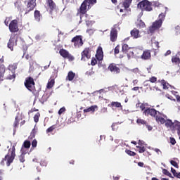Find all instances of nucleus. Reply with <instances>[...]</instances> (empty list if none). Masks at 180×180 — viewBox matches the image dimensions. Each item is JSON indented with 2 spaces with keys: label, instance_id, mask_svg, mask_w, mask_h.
Returning <instances> with one entry per match:
<instances>
[{
  "label": "nucleus",
  "instance_id": "obj_1",
  "mask_svg": "<svg viewBox=\"0 0 180 180\" xmlns=\"http://www.w3.org/2000/svg\"><path fill=\"white\" fill-rule=\"evenodd\" d=\"M16 145H13L11 148L8 149V153L6 155L5 158L1 160V164L4 165V162H6L7 167H9L12 162H13V160L16 157V149L15 148Z\"/></svg>",
  "mask_w": 180,
  "mask_h": 180
},
{
  "label": "nucleus",
  "instance_id": "obj_2",
  "mask_svg": "<svg viewBox=\"0 0 180 180\" xmlns=\"http://www.w3.org/2000/svg\"><path fill=\"white\" fill-rule=\"evenodd\" d=\"M88 6V9H89V6L88 5V4L86 3V1H85V0L82 2V4H81L79 10L77 11V16H79L80 18V20L79 22V23H82V22H84V20H82L83 18H88L89 15L86 14V12H88V9H86Z\"/></svg>",
  "mask_w": 180,
  "mask_h": 180
},
{
  "label": "nucleus",
  "instance_id": "obj_3",
  "mask_svg": "<svg viewBox=\"0 0 180 180\" xmlns=\"http://www.w3.org/2000/svg\"><path fill=\"white\" fill-rule=\"evenodd\" d=\"M167 129H169L172 131H175L177 130L178 136H180V122L178 121L172 122L170 119H166L165 122L164 123Z\"/></svg>",
  "mask_w": 180,
  "mask_h": 180
},
{
  "label": "nucleus",
  "instance_id": "obj_4",
  "mask_svg": "<svg viewBox=\"0 0 180 180\" xmlns=\"http://www.w3.org/2000/svg\"><path fill=\"white\" fill-rule=\"evenodd\" d=\"M24 84L25 88H27L30 92L34 94V91H36V83L34 82V79H33V77H27L25 80Z\"/></svg>",
  "mask_w": 180,
  "mask_h": 180
},
{
  "label": "nucleus",
  "instance_id": "obj_5",
  "mask_svg": "<svg viewBox=\"0 0 180 180\" xmlns=\"http://www.w3.org/2000/svg\"><path fill=\"white\" fill-rule=\"evenodd\" d=\"M138 8L141 9V11L151 12L153 11V3L148 1V0H143L138 4Z\"/></svg>",
  "mask_w": 180,
  "mask_h": 180
},
{
  "label": "nucleus",
  "instance_id": "obj_6",
  "mask_svg": "<svg viewBox=\"0 0 180 180\" xmlns=\"http://www.w3.org/2000/svg\"><path fill=\"white\" fill-rule=\"evenodd\" d=\"M18 39H19V34H13L11 35L8 42V47L11 51H13V47L18 46Z\"/></svg>",
  "mask_w": 180,
  "mask_h": 180
},
{
  "label": "nucleus",
  "instance_id": "obj_7",
  "mask_svg": "<svg viewBox=\"0 0 180 180\" xmlns=\"http://www.w3.org/2000/svg\"><path fill=\"white\" fill-rule=\"evenodd\" d=\"M25 4H27L25 15H27V13L32 12V11H34V8H36L37 5L36 0H27L25 1Z\"/></svg>",
  "mask_w": 180,
  "mask_h": 180
},
{
  "label": "nucleus",
  "instance_id": "obj_8",
  "mask_svg": "<svg viewBox=\"0 0 180 180\" xmlns=\"http://www.w3.org/2000/svg\"><path fill=\"white\" fill-rule=\"evenodd\" d=\"M19 22L18 20H13L11 21L8 29L11 33H18L19 32Z\"/></svg>",
  "mask_w": 180,
  "mask_h": 180
},
{
  "label": "nucleus",
  "instance_id": "obj_9",
  "mask_svg": "<svg viewBox=\"0 0 180 180\" xmlns=\"http://www.w3.org/2000/svg\"><path fill=\"white\" fill-rule=\"evenodd\" d=\"M161 26H162V22H161V21H159L158 20H155L149 27L150 33H155V31L159 30Z\"/></svg>",
  "mask_w": 180,
  "mask_h": 180
},
{
  "label": "nucleus",
  "instance_id": "obj_10",
  "mask_svg": "<svg viewBox=\"0 0 180 180\" xmlns=\"http://www.w3.org/2000/svg\"><path fill=\"white\" fill-rule=\"evenodd\" d=\"M59 54L61 56V57H63V58H68V60H69L70 61H74V60H75V58H74L72 55H71L70 52H68V51L64 49H60Z\"/></svg>",
  "mask_w": 180,
  "mask_h": 180
},
{
  "label": "nucleus",
  "instance_id": "obj_11",
  "mask_svg": "<svg viewBox=\"0 0 180 180\" xmlns=\"http://www.w3.org/2000/svg\"><path fill=\"white\" fill-rule=\"evenodd\" d=\"M72 43H74L75 47H81L84 45V41H82V36L77 35L73 37L71 40Z\"/></svg>",
  "mask_w": 180,
  "mask_h": 180
},
{
  "label": "nucleus",
  "instance_id": "obj_12",
  "mask_svg": "<svg viewBox=\"0 0 180 180\" xmlns=\"http://www.w3.org/2000/svg\"><path fill=\"white\" fill-rule=\"evenodd\" d=\"M167 119L168 117L167 115L160 112H158V115L155 117L157 123H160V124H164Z\"/></svg>",
  "mask_w": 180,
  "mask_h": 180
},
{
  "label": "nucleus",
  "instance_id": "obj_13",
  "mask_svg": "<svg viewBox=\"0 0 180 180\" xmlns=\"http://www.w3.org/2000/svg\"><path fill=\"white\" fill-rule=\"evenodd\" d=\"M158 112L160 111H158L154 108H148L143 111V114H145V116H152V117H156V116L158 115Z\"/></svg>",
  "mask_w": 180,
  "mask_h": 180
},
{
  "label": "nucleus",
  "instance_id": "obj_14",
  "mask_svg": "<svg viewBox=\"0 0 180 180\" xmlns=\"http://www.w3.org/2000/svg\"><path fill=\"white\" fill-rule=\"evenodd\" d=\"M91 58V49L85 48L84 50L82 52V61H86Z\"/></svg>",
  "mask_w": 180,
  "mask_h": 180
},
{
  "label": "nucleus",
  "instance_id": "obj_15",
  "mask_svg": "<svg viewBox=\"0 0 180 180\" xmlns=\"http://www.w3.org/2000/svg\"><path fill=\"white\" fill-rule=\"evenodd\" d=\"M110 40L112 43H115L117 40V30L112 28L110 32Z\"/></svg>",
  "mask_w": 180,
  "mask_h": 180
},
{
  "label": "nucleus",
  "instance_id": "obj_16",
  "mask_svg": "<svg viewBox=\"0 0 180 180\" xmlns=\"http://www.w3.org/2000/svg\"><path fill=\"white\" fill-rule=\"evenodd\" d=\"M162 9H164L165 11L159 14L158 20L163 23L165 20V17L167 16V12H168V8L167 7L162 6Z\"/></svg>",
  "mask_w": 180,
  "mask_h": 180
},
{
  "label": "nucleus",
  "instance_id": "obj_17",
  "mask_svg": "<svg viewBox=\"0 0 180 180\" xmlns=\"http://www.w3.org/2000/svg\"><path fill=\"white\" fill-rule=\"evenodd\" d=\"M46 5L48 8H49V11L51 13L57 8V5L53 0H46Z\"/></svg>",
  "mask_w": 180,
  "mask_h": 180
},
{
  "label": "nucleus",
  "instance_id": "obj_18",
  "mask_svg": "<svg viewBox=\"0 0 180 180\" xmlns=\"http://www.w3.org/2000/svg\"><path fill=\"white\" fill-rule=\"evenodd\" d=\"M130 34L132 39H139V37H141L140 30H137V28H134L132 30H131Z\"/></svg>",
  "mask_w": 180,
  "mask_h": 180
},
{
  "label": "nucleus",
  "instance_id": "obj_19",
  "mask_svg": "<svg viewBox=\"0 0 180 180\" xmlns=\"http://www.w3.org/2000/svg\"><path fill=\"white\" fill-rule=\"evenodd\" d=\"M5 79H8V81H15V79H16V73L8 71L6 74Z\"/></svg>",
  "mask_w": 180,
  "mask_h": 180
},
{
  "label": "nucleus",
  "instance_id": "obj_20",
  "mask_svg": "<svg viewBox=\"0 0 180 180\" xmlns=\"http://www.w3.org/2000/svg\"><path fill=\"white\" fill-rule=\"evenodd\" d=\"M108 70H110L111 72H115L116 74L120 73V68H119L115 63L110 64Z\"/></svg>",
  "mask_w": 180,
  "mask_h": 180
},
{
  "label": "nucleus",
  "instance_id": "obj_21",
  "mask_svg": "<svg viewBox=\"0 0 180 180\" xmlns=\"http://www.w3.org/2000/svg\"><path fill=\"white\" fill-rule=\"evenodd\" d=\"M141 58H142V60H150L151 58V51L148 49L143 51Z\"/></svg>",
  "mask_w": 180,
  "mask_h": 180
},
{
  "label": "nucleus",
  "instance_id": "obj_22",
  "mask_svg": "<svg viewBox=\"0 0 180 180\" xmlns=\"http://www.w3.org/2000/svg\"><path fill=\"white\" fill-rule=\"evenodd\" d=\"M96 57L98 61H102V60H103V51L102 50V47L99 46L98 48Z\"/></svg>",
  "mask_w": 180,
  "mask_h": 180
},
{
  "label": "nucleus",
  "instance_id": "obj_23",
  "mask_svg": "<svg viewBox=\"0 0 180 180\" xmlns=\"http://www.w3.org/2000/svg\"><path fill=\"white\" fill-rule=\"evenodd\" d=\"M34 19L36 22H40L43 19V15L39 10H35L34 11Z\"/></svg>",
  "mask_w": 180,
  "mask_h": 180
},
{
  "label": "nucleus",
  "instance_id": "obj_24",
  "mask_svg": "<svg viewBox=\"0 0 180 180\" xmlns=\"http://www.w3.org/2000/svg\"><path fill=\"white\" fill-rule=\"evenodd\" d=\"M7 70L11 72L16 73V70H18V63H11L8 66Z\"/></svg>",
  "mask_w": 180,
  "mask_h": 180
},
{
  "label": "nucleus",
  "instance_id": "obj_25",
  "mask_svg": "<svg viewBox=\"0 0 180 180\" xmlns=\"http://www.w3.org/2000/svg\"><path fill=\"white\" fill-rule=\"evenodd\" d=\"M132 1L133 0H124L122 1V6L124 8L125 11H129V8H130Z\"/></svg>",
  "mask_w": 180,
  "mask_h": 180
},
{
  "label": "nucleus",
  "instance_id": "obj_26",
  "mask_svg": "<svg viewBox=\"0 0 180 180\" xmlns=\"http://www.w3.org/2000/svg\"><path fill=\"white\" fill-rule=\"evenodd\" d=\"M6 68L4 65H0V81H4V75H5V71Z\"/></svg>",
  "mask_w": 180,
  "mask_h": 180
},
{
  "label": "nucleus",
  "instance_id": "obj_27",
  "mask_svg": "<svg viewBox=\"0 0 180 180\" xmlns=\"http://www.w3.org/2000/svg\"><path fill=\"white\" fill-rule=\"evenodd\" d=\"M97 109H98V105H91V107L84 109L83 112L84 113H88L89 112H92V113H94V112H95Z\"/></svg>",
  "mask_w": 180,
  "mask_h": 180
},
{
  "label": "nucleus",
  "instance_id": "obj_28",
  "mask_svg": "<svg viewBox=\"0 0 180 180\" xmlns=\"http://www.w3.org/2000/svg\"><path fill=\"white\" fill-rule=\"evenodd\" d=\"M20 151L22 153L19 156V160L20 161V162H25V155H26L27 152L26 150H25L23 148H21Z\"/></svg>",
  "mask_w": 180,
  "mask_h": 180
},
{
  "label": "nucleus",
  "instance_id": "obj_29",
  "mask_svg": "<svg viewBox=\"0 0 180 180\" xmlns=\"http://www.w3.org/2000/svg\"><path fill=\"white\" fill-rule=\"evenodd\" d=\"M74 78H75V73L72 71H70L66 77V79H68V81H72Z\"/></svg>",
  "mask_w": 180,
  "mask_h": 180
},
{
  "label": "nucleus",
  "instance_id": "obj_30",
  "mask_svg": "<svg viewBox=\"0 0 180 180\" xmlns=\"http://www.w3.org/2000/svg\"><path fill=\"white\" fill-rule=\"evenodd\" d=\"M30 146H32L30 141L25 140L21 148H23V150H25V148H27V150H29V148H30Z\"/></svg>",
  "mask_w": 180,
  "mask_h": 180
},
{
  "label": "nucleus",
  "instance_id": "obj_31",
  "mask_svg": "<svg viewBox=\"0 0 180 180\" xmlns=\"http://www.w3.org/2000/svg\"><path fill=\"white\" fill-rule=\"evenodd\" d=\"M54 84H56L54 79H49L46 86L47 89H51L54 86Z\"/></svg>",
  "mask_w": 180,
  "mask_h": 180
},
{
  "label": "nucleus",
  "instance_id": "obj_32",
  "mask_svg": "<svg viewBox=\"0 0 180 180\" xmlns=\"http://www.w3.org/2000/svg\"><path fill=\"white\" fill-rule=\"evenodd\" d=\"M159 82H160L161 85H162L163 89H168L169 88V84L165 80L162 79L161 81H159Z\"/></svg>",
  "mask_w": 180,
  "mask_h": 180
},
{
  "label": "nucleus",
  "instance_id": "obj_33",
  "mask_svg": "<svg viewBox=\"0 0 180 180\" xmlns=\"http://www.w3.org/2000/svg\"><path fill=\"white\" fill-rule=\"evenodd\" d=\"M111 108H120L121 109H123V105L119 102L112 101L111 103Z\"/></svg>",
  "mask_w": 180,
  "mask_h": 180
},
{
  "label": "nucleus",
  "instance_id": "obj_34",
  "mask_svg": "<svg viewBox=\"0 0 180 180\" xmlns=\"http://www.w3.org/2000/svg\"><path fill=\"white\" fill-rule=\"evenodd\" d=\"M171 172L173 174L174 176L180 179V172H176V170L173 167L171 168Z\"/></svg>",
  "mask_w": 180,
  "mask_h": 180
},
{
  "label": "nucleus",
  "instance_id": "obj_35",
  "mask_svg": "<svg viewBox=\"0 0 180 180\" xmlns=\"http://www.w3.org/2000/svg\"><path fill=\"white\" fill-rule=\"evenodd\" d=\"M172 63H174V64H180V58L179 57L175 56L172 58Z\"/></svg>",
  "mask_w": 180,
  "mask_h": 180
},
{
  "label": "nucleus",
  "instance_id": "obj_36",
  "mask_svg": "<svg viewBox=\"0 0 180 180\" xmlns=\"http://www.w3.org/2000/svg\"><path fill=\"white\" fill-rule=\"evenodd\" d=\"M136 26L139 29H144V27H146V23H144L143 20H140Z\"/></svg>",
  "mask_w": 180,
  "mask_h": 180
},
{
  "label": "nucleus",
  "instance_id": "obj_37",
  "mask_svg": "<svg viewBox=\"0 0 180 180\" xmlns=\"http://www.w3.org/2000/svg\"><path fill=\"white\" fill-rule=\"evenodd\" d=\"M36 133H37V131H36V129H33L31 131V134L30 136H29V139L30 140H32V139H34V137H36Z\"/></svg>",
  "mask_w": 180,
  "mask_h": 180
},
{
  "label": "nucleus",
  "instance_id": "obj_38",
  "mask_svg": "<svg viewBox=\"0 0 180 180\" xmlns=\"http://www.w3.org/2000/svg\"><path fill=\"white\" fill-rule=\"evenodd\" d=\"M85 22L87 27H92V26L94 25V23H95V21L89 20H85Z\"/></svg>",
  "mask_w": 180,
  "mask_h": 180
},
{
  "label": "nucleus",
  "instance_id": "obj_39",
  "mask_svg": "<svg viewBox=\"0 0 180 180\" xmlns=\"http://www.w3.org/2000/svg\"><path fill=\"white\" fill-rule=\"evenodd\" d=\"M162 174H164V175H167V176H169V178H174L172 174L169 171H167V169H162Z\"/></svg>",
  "mask_w": 180,
  "mask_h": 180
},
{
  "label": "nucleus",
  "instance_id": "obj_40",
  "mask_svg": "<svg viewBox=\"0 0 180 180\" xmlns=\"http://www.w3.org/2000/svg\"><path fill=\"white\" fill-rule=\"evenodd\" d=\"M136 106H139V108L141 110H146V107L147 106V104L146 103H138L136 104Z\"/></svg>",
  "mask_w": 180,
  "mask_h": 180
},
{
  "label": "nucleus",
  "instance_id": "obj_41",
  "mask_svg": "<svg viewBox=\"0 0 180 180\" xmlns=\"http://www.w3.org/2000/svg\"><path fill=\"white\" fill-rule=\"evenodd\" d=\"M122 52L123 53H127V51H129V50H130V48L129 47V45L124 44L122 45Z\"/></svg>",
  "mask_w": 180,
  "mask_h": 180
},
{
  "label": "nucleus",
  "instance_id": "obj_42",
  "mask_svg": "<svg viewBox=\"0 0 180 180\" xmlns=\"http://www.w3.org/2000/svg\"><path fill=\"white\" fill-rule=\"evenodd\" d=\"M20 120H19V117L16 116L15 118V121L13 123V127H15V129H16V127H18V126H19V122Z\"/></svg>",
  "mask_w": 180,
  "mask_h": 180
},
{
  "label": "nucleus",
  "instance_id": "obj_43",
  "mask_svg": "<svg viewBox=\"0 0 180 180\" xmlns=\"http://www.w3.org/2000/svg\"><path fill=\"white\" fill-rule=\"evenodd\" d=\"M136 123L138 124H145L146 125V124H147V121H146V120H143L141 118H139L136 120Z\"/></svg>",
  "mask_w": 180,
  "mask_h": 180
},
{
  "label": "nucleus",
  "instance_id": "obj_44",
  "mask_svg": "<svg viewBox=\"0 0 180 180\" xmlns=\"http://www.w3.org/2000/svg\"><path fill=\"white\" fill-rule=\"evenodd\" d=\"M126 154H128V155H130V157H134L136 155V153L134 151H131L129 149L125 150Z\"/></svg>",
  "mask_w": 180,
  "mask_h": 180
},
{
  "label": "nucleus",
  "instance_id": "obj_45",
  "mask_svg": "<svg viewBox=\"0 0 180 180\" xmlns=\"http://www.w3.org/2000/svg\"><path fill=\"white\" fill-rule=\"evenodd\" d=\"M136 148H139V153H140L141 154L146 151V147L144 146H136Z\"/></svg>",
  "mask_w": 180,
  "mask_h": 180
},
{
  "label": "nucleus",
  "instance_id": "obj_46",
  "mask_svg": "<svg viewBox=\"0 0 180 180\" xmlns=\"http://www.w3.org/2000/svg\"><path fill=\"white\" fill-rule=\"evenodd\" d=\"M39 118H40V112H37V113L34 116V122H35V123H38Z\"/></svg>",
  "mask_w": 180,
  "mask_h": 180
},
{
  "label": "nucleus",
  "instance_id": "obj_47",
  "mask_svg": "<svg viewBox=\"0 0 180 180\" xmlns=\"http://www.w3.org/2000/svg\"><path fill=\"white\" fill-rule=\"evenodd\" d=\"M26 60H30V65H33V59H32V56L27 54L25 56Z\"/></svg>",
  "mask_w": 180,
  "mask_h": 180
},
{
  "label": "nucleus",
  "instance_id": "obj_48",
  "mask_svg": "<svg viewBox=\"0 0 180 180\" xmlns=\"http://www.w3.org/2000/svg\"><path fill=\"white\" fill-rule=\"evenodd\" d=\"M86 3L90 6V5H95L96 4V0H84Z\"/></svg>",
  "mask_w": 180,
  "mask_h": 180
},
{
  "label": "nucleus",
  "instance_id": "obj_49",
  "mask_svg": "<svg viewBox=\"0 0 180 180\" xmlns=\"http://www.w3.org/2000/svg\"><path fill=\"white\" fill-rule=\"evenodd\" d=\"M56 128V125H52L46 129V133H51Z\"/></svg>",
  "mask_w": 180,
  "mask_h": 180
},
{
  "label": "nucleus",
  "instance_id": "obj_50",
  "mask_svg": "<svg viewBox=\"0 0 180 180\" xmlns=\"http://www.w3.org/2000/svg\"><path fill=\"white\" fill-rule=\"evenodd\" d=\"M170 164L172 165H173V167H174L175 168H179V166L178 165V162H176V161L174 160H171L170 161Z\"/></svg>",
  "mask_w": 180,
  "mask_h": 180
},
{
  "label": "nucleus",
  "instance_id": "obj_51",
  "mask_svg": "<svg viewBox=\"0 0 180 180\" xmlns=\"http://www.w3.org/2000/svg\"><path fill=\"white\" fill-rule=\"evenodd\" d=\"M120 51V46L117 45L114 49V53L115 54H119Z\"/></svg>",
  "mask_w": 180,
  "mask_h": 180
},
{
  "label": "nucleus",
  "instance_id": "obj_52",
  "mask_svg": "<svg viewBox=\"0 0 180 180\" xmlns=\"http://www.w3.org/2000/svg\"><path fill=\"white\" fill-rule=\"evenodd\" d=\"M149 81L150 82H151L152 84H154L155 82H157V77H151L150 79H149Z\"/></svg>",
  "mask_w": 180,
  "mask_h": 180
},
{
  "label": "nucleus",
  "instance_id": "obj_53",
  "mask_svg": "<svg viewBox=\"0 0 180 180\" xmlns=\"http://www.w3.org/2000/svg\"><path fill=\"white\" fill-rule=\"evenodd\" d=\"M111 151H115L116 148H117V146L115 145V143H112L110 146Z\"/></svg>",
  "mask_w": 180,
  "mask_h": 180
},
{
  "label": "nucleus",
  "instance_id": "obj_54",
  "mask_svg": "<svg viewBox=\"0 0 180 180\" xmlns=\"http://www.w3.org/2000/svg\"><path fill=\"white\" fill-rule=\"evenodd\" d=\"M32 147H33L34 148L37 147V140L34 139L32 142Z\"/></svg>",
  "mask_w": 180,
  "mask_h": 180
},
{
  "label": "nucleus",
  "instance_id": "obj_55",
  "mask_svg": "<svg viewBox=\"0 0 180 180\" xmlns=\"http://www.w3.org/2000/svg\"><path fill=\"white\" fill-rule=\"evenodd\" d=\"M64 112H65V107H63L61 108L59 110H58V115H63V113H64Z\"/></svg>",
  "mask_w": 180,
  "mask_h": 180
},
{
  "label": "nucleus",
  "instance_id": "obj_56",
  "mask_svg": "<svg viewBox=\"0 0 180 180\" xmlns=\"http://www.w3.org/2000/svg\"><path fill=\"white\" fill-rule=\"evenodd\" d=\"M153 44L155 47V50H158V49H160V43L158 41H155Z\"/></svg>",
  "mask_w": 180,
  "mask_h": 180
},
{
  "label": "nucleus",
  "instance_id": "obj_57",
  "mask_svg": "<svg viewBox=\"0 0 180 180\" xmlns=\"http://www.w3.org/2000/svg\"><path fill=\"white\" fill-rule=\"evenodd\" d=\"M170 143L172 146H175V144H176V141H175L174 138L170 137Z\"/></svg>",
  "mask_w": 180,
  "mask_h": 180
},
{
  "label": "nucleus",
  "instance_id": "obj_58",
  "mask_svg": "<svg viewBox=\"0 0 180 180\" xmlns=\"http://www.w3.org/2000/svg\"><path fill=\"white\" fill-rule=\"evenodd\" d=\"M91 65H96V64H98V60H96L95 58H92L91 59Z\"/></svg>",
  "mask_w": 180,
  "mask_h": 180
},
{
  "label": "nucleus",
  "instance_id": "obj_59",
  "mask_svg": "<svg viewBox=\"0 0 180 180\" xmlns=\"http://www.w3.org/2000/svg\"><path fill=\"white\" fill-rule=\"evenodd\" d=\"M161 5H162V4H160V2H158V1H154V2H153V6H155V7H157V8L161 6Z\"/></svg>",
  "mask_w": 180,
  "mask_h": 180
},
{
  "label": "nucleus",
  "instance_id": "obj_60",
  "mask_svg": "<svg viewBox=\"0 0 180 180\" xmlns=\"http://www.w3.org/2000/svg\"><path fill=\"white\" fill-rule=\"evenodd\" d=\"M86 33H89V34H93L94 29L93 28L87 29L86 30Z\"/></svg>",
  "mask_w": 180,
  "mask_h": 180
},
{
  "label": "nucleus",
  "instance_id": "obj_61",
  "mask_svg": "<svg viewBox=\"0 0 180 180\" xmlns=\"http://www.w3.org/2000/svg\"><path fill=\"white\" fill-rule=\"evenodd\" d=\"M145 126H146L148 130H149V131H151V130H153V127H151L150 125H148V124L147 123L146 124H145Z\"/></svg>",
  "mask_w": 180,
  "mask_h": 180
},
{
  "label": "nucleus",
  "instance_id": "obj_62",
  "mask_svg": "<svg viewBox=\"0 0 180 180\" xmlns=\"http://www.w3.org/2000/svg\"><path fill=\"white\" fill-rule=\"evenodd\" d=\"M40 165H42L43 167H47V162H46V161H41Z\"/></svg>",
  "mask_w": 180,
  "mask_h": 180
},
{
  "label": "nucleus",
  "instance_id": "obj_63",
  "mask_svg": "<svg viewBox=\"0 0 180 180\" xmlns=\"http://www.w3.org/2000/svg\"><path fill=\"white\" fill-rule=\"evenodd\" d=\"M138 165H139V167H144V162H139Z\"/></svg>",
  "mask_w": 180,
  "mask_h": 180
},
{
  "label": "nucleus",
  "instance_id": "obj_64",
  "mask_svg": "<svg viewBox=\"0 0 180 180\" xmlns=\"http://www.w3.org/2000/svg\"><path fill=\"white\" fill-rule=\"evenodd\" d=\"M3 176H4V170L0 169V179H2Z\"/></svg>",
  "mask_w": 180,
  "mask_h": 180
}]
</instances>
